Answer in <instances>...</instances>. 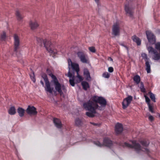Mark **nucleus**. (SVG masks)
Returning <instances> with one entry per match:
<instances>
[{
	"instance_id": "nucleus-23",
	"label": "nucleus",
	"mask_w": 160,
	"mask_h": 160,
	"mask_svg": "<svg viewBox=\"0 0 160 160\" xmlns=\"http://www.w3.org/2000/svg\"><path fill=\"white\" fill-rule=\"evenodd\" d=\"M8 112L11 115L15 114L16 113L15 108L14 107H11L8 110Z\"/></svg>"
},
{
	"instance_id": "nucleus-16",
	"label": "nucleus",
	"mask_w": 160,
	"mask_h": 160,
	"mask_svg": "<svg viewBox=\"0 0 160 160\" xmlns=\"http://www.w3.org/2000/svg\"><path fill=\"white\" fill-rule=\"evenodd\" d=\"M45 83L46 87L45 88V90L47 92L52 93V92L53 88L51 87L50 86V83L49 82H46Z\"/></svg>"
},
{
	"instance_id": "nucleus-33",
	"label": "nucleus",
	"mask_w": 160,
	"mask_h": 160,
	"mask_svg": "<svg viewBox=\"0 0 160 160\" xmlns=\"http://www.w3.org/2000/svg\"><path fill=\"white\" fill-rule=\"evenodd\" d=\"M140 88L141 89V92H145L146 90L144 88V84L142 82H141V86H140Z\"/></svg>"
},
{
	"instance_id": "nucleus-19",
	"label": "nucleus",
	"mask_w": 160,
	"mask_h": 160,
	"mask_svg": "<svg viewBox=\"0 0 160 160\" xmlns=\"http://www.w3.org/2000/svg\"><path fill=\"white\" fill-rule=\"evenodd\" d=\"M145 62L146 70L147 72L148 73L151 72V66L150 60L146 61Z\"/></svg>"
},
{
	"instance_id": "nucleus-25",
	"label": "nucleus",
	"mask_w": 160,
	"mask_h": 160,
	"mask_svg": "<svg viewBox=\"0 0 160 160\" xmlns=\"http://www.w3.org/2000/svg\"><path fill=\"white\" fill-rule=\"evenodd\" d=\"M83 121L79 118H77L75 120V124L78 126H81L83 123Z\"/></svg>"
},
{
	"instance_id": "nucleus-10",
	"label": "nucleus",
	"mask_w": 160,
	"mask_h": 160,
	"mask_svg": "<svg viewBox=\"0 0 160 160\" xmlns=\"http://www.w3.org/2000/svg\"><path fill=\"white\" fill-rule=\"evenodd\" d=\"M133 98L131 96H128L125 98L122 102V107L123 109H125L130 104Z\"/></svg>"
},
{
	"instance_id": "nucleus-36",
	"label": "nucleus",
	"mask_w": 160,
	"mask_h": 160,
	"mask_svg": "<svg viewBox=\"0 0 160 160\" xmlns=\"http://www.w3.org/2000/svg\"><path fill=\"white\" fill-rule=\"evenodd\" d=\"M148 105V107L149 111L152 113L154 112V111L153 110V106L152 105H151L150 104Z\"/></svg>"
},
{
	"instance_id": "nucleus-4",
	"label": "nucleus",
	"mask_w": 160,
	"mask_h": 160,
	"mask_svg": "<svg viewBox=\"0 0 160 160\" xmlns=\"http://www.w3.org/2000/svg\"><path fill=\"white\" fill-rule=\"evenodd\" d=\"M49 75L52 79L51 82L53 83L56 91L58 92L61 95L62 94H63V91H64L66 90L65 86L61 84L59 82L56 77L52 73H50Z\"/></svg>"
},
{
	"instance_id": "nucleus-31",
	"label": "nucleus",
	"mask_w": 160,
	"mask_h": 160,
	"mask_svg": "<svg viewBox=\"0 0 160 160\" xmlns=\"http://www.w3.org/2000/svg\"><path fill=\"white\" fill-rule=\"evenodd\" d=\"M110 74L107 72H104L102 74V76L103 78H109L110 77Z\"/></svg>"
},
{
	"instance_id": "nucleus-35",
	"label": "nucleus",
	"mask_w": 160,
	"mask_h": 160,
	"mask_svg": "<svg viewBox=\"0 0 160 160\" xmlns=\"http://www.w3.org/2000/svg\"><path fill=\"white\" fill-rule=\"evenodd\" d=\"M30 77L32 80L33 81V82H35L36 80L35 78V76L34 75V73L33 72L32 74H31L30 75Z\"/></svg>"
},
{
	"instance_id": "nucleus-37",
	"label": "nucleus",
	"mask_w": 160,
	"mask_h": 160,
	"mask_svg": "<svg viewBox=\"0 0 160 160\" xmlns=\"http://www.w3.org/2000/svg\"><path fill=\"white\" fill-rule=\"evenodd\" d=\"M144 97L145 99L146 102H147L148 105L150 104V99L148 97H147L146 95H144Z\"/></svg>"
},
{
	"instance_id": "nucleus-32",
	"label": "nucleus",
	"mask_w": 160,
	"mask_h": 160,
	"mask_svg": "<svg viewBox=\"0 0 160 160\" xmlns=\"http://www.w3.org/2000/svg\"><path fill=\"white\" fill-rule=\"evenodd\" d=\"M88 48L89 50L92 53H95L96 52V49L94 47H88Z\"/></svg>"
},
{
	"instance_id": "nucleus-24",
	"label": "nucleus",
	"mask_w": 160,
	"mask_h": 160,
	"mask_svg": "<svg viewBox=\"0 0 160 160\" xmlns=\"http://www.w3.org/2000/svg\"><path fill=\"white\" fill-rule=\"evenodd\" d=\"M82 85L84 90H86L89 88L88 82L86 81H83L81 83Z\"/></svg>"
},
{
	"instance_id": "nucleus-43",
	"label": "nucleus",
	"mask_w": 160,
	"mask_h": 160,
	"mask_svg": "<svg viewBox=\"0 0 160 160\" xmlns=\"http://www.w3.org/2000/svg\"><path fill=\"white\" fill-rule=\"evenodd\" d=\"M95 2L97 3H98V2H99V1L100 0H94Z\"/></svg>"
},
{
	"instance_id": "nucleus-30",
	"label": "nucleus",
	"mask_w": 160,
	"mask_h": 160,
	"mask_svg": "<svg viewBox=\"0 0 160 160\" xmlns=\"http://www.w3.org/2000/svg\"><path fill=\"white\" fill-rule=\"evenodd\" d=\"M141 56L142 58L144 59L145 62L150 60L148 58L147 54L145 53H142L141 55Z\"/></svg>"
},
{
	"instance_id": "nucleus-2",
	"label": "nucleus",
	"mask_w": 160,
	"mask_h": 160,
	"mask_svg": "<svg viewBox=\"0 0 160 160\" xmlns=\"http://www.w3.org/2000/svg\"><path fill=\"white\" fill-rule=\"evenodd\" d=\"M69 71L68 76L70 78L69 82L72 86L75 85V82L78 83L83 80V78L79 74V71L78 64L73 63L70 59L68 60Z\"/></svg>"
},
{
	"instance_id": "nucleus-44",
	"label": "nucleus",
	"mask_w": 160,
	"mask_h": 160,
	"mask_svg": "<svg viewBox=\"0 0 160 160\" xmlns=\"http://www.w3.org/2000/svg\"><path fill=\"white\" fill-rule=\"evenodd\" d=\"M91 124H93L94 125H97V124H96V123H92V122H91Z\"/></svg>"
},
{
	"instance_id": "nucleus-38",
	"label": "nucleus",
	"mask_w": 160,
	"mask_h": 160,
	"mask_svg": "<svg viewBox=\"0 0 160 160\" xmlns=\"http://www.w3.org/2000/svg\"><path fill=\"white\" fill-rule=\"evenodd\" d=\"M108 71L110 72H112L113 71V68L112 67H109L108 68Z\"/></svg>"
},
{
	"instance_id": "nucleus-5",
	"label": "nucleus",
	"mask_w": 160,
	"mask_h": 160,
	"mask_svg": "<svg viewBox=\"0 0 160 160\" xmlns=\"http://www.w3.org/2000/svg\"><path fill=\"white\" fill-rule=\"evenodd\" d=\"M147 48L148 51V52L151 55L152 59L155 61H158L160 62V53L152 47L148 46L147 44Z\"/></svg>"
},
{
	"instance_id": "nucleus-7",
	"label": "nucleus",
	"mask_w": 160,
	"mask_h": 160,
	"mask_svg": "<svg viewBox=\"0 0 160 160\" xmlns=\"http://www.w3.org/2000/svg\"><path fill=\"white\" fill-rule=\"evenodd\" d=\"M94 143L96 145L99 147H102L104 145L110 147L112 144V141L108 138H105L104 139L103 144L101 143L98 141L94 142Z\"/></svg>"
},
{
	"instance_id": "nucleus-3",
	"label": "nucleus",
	"mask_w": 160,
	"mask_h": 160,
	"mask_svg": "<svg viewBox=\"0 0 160 160\" xmlns=\"http://www.w3.org/2000/svg\"><path fill=\"white\" fill-rule=\"evenodd\" d=\"M139 142L143 147H142L136 141H133L132 142V145L126 142L125 143L124 145L125 146L133 148L135 152L138 154H142L144 153L149 154L150 151L147 147L149 145V141L148 140L143 139H139Z\"/></svg>"
},
{
	"instance_id": "nucleus-40",
	"label": "nucleus",
	"mask_w": 160,
	"mask_h": 160,
	"mask_svg": "<svg viewBox=\"0 0 160 160\" xmlns=\"http://www.w3.org/2000/svg\"><path fill=\"white\" fill-rule=\"evenodd\" d=\"M153 117L152 116L150 115L149 117V119L151 121L153 120Z\"/></svg>"
},
{
	"instance_id": "nucleus-9",
	"label": "nucleus",
	"mask_w": 160,
	"mask_h": 160,
	"mask_svg": "<svg viewBox=\"0 0 160 160\" xmlns=\"http://www.w3.org/2000/svg\"><path fill=\"white\" fill-rule=\"evenodd\" d=\"M14 50L16 51L19 48L20 45V38L19 36L16 34L13 35Z\"/></svg>"
},
{
	"instance_id": "nucleus-39",
	"label": "nucleus",
	"mask_w": 160,
	"mask_h": 160,
	"mask_svg": "<svg viewBox=\"0 0 160 160\" xmlns=\"http://www.w3.org/2000/svg\"><path fill=\"white\" fill-rule=\"evenodd\" d=\"M36 40L38 43H42V39L39 38H37Z\"/></svg>"
},
{
	"instance_id": "nucleus-11",
	"label": "nucleus",
	"mask_w": 160,
	"mask_h": 160,
	"mask_svg": "<svg viewBox=\"0 0 160 160\" xmlns=\"http://www.w3.org/2000/svg\"><path fill=\"white\" fill-rule=\"evenodd\" d=\"M112 34L115 36L120 35V28L118 24H114L112 28Z\"/></svg>"
},
{
	"instance_id": "nucleus-42",
	"label": "nucleus",
	"mask_w": 160,
	"mask_h": 160,
	"mask_svg": "<svg viewBox=\"0 0 160 160\" xmlns=\"http://www.w3.org/2000/svg\"><path fill=\"white\" fill-rule=\"evenodd\" d=\"M40 83H41V84L42 85V86H44V83L43 82V81H42V80L41 81H40Z\"/></svg>"
},
{
	"instance_id": "nucleus-29",
	"label": "nucleus",
	"mask_w": 160,
	"mask_h": 160,
	"mask_svg": "<svg viewBox=\"0 0 160 160\" xmlns=\"http://www.w3.org/2000/svg\"><path fill=\"white\" fill-rule=\"evenodd\" d=\"M41 76L42 78L44 80L45 83H46V82H49L46 74L44 73H42Z\"/></svg>"
},
{
	"instance_id": "nucleus-27",
	"label": "nucleus",
	"mask_w": 160,
	"mask_h": 160,
	"mask_svg": "<svg viewBox=\"0 0 160 160\" xmlns=\"http://www.w3.org/2000/svg\"><path fill=\"white\" fill-rule=\"evenodd\" d=\"M133 80L137 84H138L140 81V78L139 75H136L134 77Z\"/></svg>"
},
{
	"instance_id": "nucleus-20",
	"label": "nucleus",
	"mask_w": 160,
	"mask_h": 160,
	"mask_svg": "<svg viewBox=\"0 0 160 160\" xmlns=\"http://www.w3.org/2000/svg\"><path fill=\"white\" fill-rule=\"evenodd\" d=\"M125 9L127 13L128 14L130 17H132V16L133 12L132 10L127 5L125 6Z\"/></svg>"
},
{
	"instance_id": "nucleus-28",
	"label": "nucleus",
	"mask_w": 160,
	"mask_h": 160,
	"mask_svg": "<svg viewBox=\"0 0 160 160\" xmlns=\"http://www.w3.org/2000/svg\"><path fill=\"white\" fill-rule=\"evenodd\" d=\"M6 38V33L4 31H3L0 36V39L2 40H4Z\"/></svg>"
},
{
	"instance_id": "nucleus-15",
	"label": "nucleus",
	"mask_w": 160,
	"mask_h": 160,
	"mask_svg": "<svg viewBox=\"0 0 160 160\" xmlns=\"http://www.w3.org/2000/svg\"><path fill=\"white\" fill-rule=\"evenodd\" d=\"M29 25L31 29L32 30L36 29L39 26L38 22L36 21H30L29 22Z\"/></svg>"
},
{
	"instance_id": "nucleus-1",
	"label": "nucleus",
	"mask_w": 160,
	"mask_h": 160,
	"mask_svg": "<svg viewBox=\"0 0 160 160\" xmlns=\"http://www.w3.org/2000/svg\"><path fill=\"white\" fill-rule=\"evenodd\" d=\"M106 104V100L103 97L94 96L91 97L89 101L83 103V106L86 110L90 111L86 112L87 116L92 118L94 116L97 109H104Z\"/></svg>"
},
{
	"instance_id": "nucleus-8",
	"label": "nucleus",
	"mask_w": 160,
	"mask_h": 160,
	"mask_svg": "<svg viewBox=\"0 0 160 160\" xmlns=\"http://www.w3.org/2000/svg\"><path fill=\"white\" fill-rule=\"evenodd\" d=\"M44 44L46 49L49 53L54 54L57 53L56 50L52 48V45L50 42L46 41L44 42Z\"/></svg>"
},
{
	"instance_id": "nucleus-17",
	"label": "nucleus",
	"mask_w": 160,
	"mask_h": 160,
	"mask_svg": "<svg viewBox=\"0 0 160 160\" xmlns=\"http://www.w3.org/2000/svg\"><path fill=\"white\" fill-rule=\"evenodd\" d=\"M53 122L55 126L58 128H61L62 126L60 120L58 118H54L53 120Z\"/></svg>"
},
{
	"instance_id": "nucleus-22",
	"label": "nucleus",
	"mask_w": 160,
	"mask_h": 160,
	"mask_svg": "<svg viewBox=\"0 0 160 160\" xmlns=\"http://www.w3.org/2000/svg\"><path fill=\"white\" fill-rule=\"evenodd\" d=\"M133 41L136 42L138 45H140L141 44V40L139 38L136 36L134 35L132 37Z\"/></svg>"
},
{
	"instance_id": "nucleus-14",
	"label": "nucleus",
	"mask_w": 160,
	"mask_h": 160,
	"mask_svg": "<svg viewBox=\"0 0 160 160\" xmlns=\"http://www.w3.org/2000/svg\"><path fill=\"white\" fill-rule=\"evenodd\" d=\"M123 130L122 125L120 123H117L115 126V131L117 134H119L122 132Z\"/></svg>"
},
{
	"instance_id": "nucleus-41",
	"label": "nucleus",
	"mask_w": 160,
	"mask_h": 160,
	"mask_svg": "<svg viewBox=\"0 0 160 160\" xmlns=\"http://www.w3.org/2000/svg\"><path fill=\"white\" fill-rule=\"evenodd\" d=\"M121 45H122V46H123L124 47L126 48V49H127V50L128 51V48L127 47H126V46H125L124 45H123V44H122Z\"/></svg>"
},
{
	"instance_id": "nucleus-12",
	"label": "nucleus",
	"mask_w": 160,
	"mask_h": 160,
	"mask_svg": "<svg viewBox=\"0 0 160 160\" xmlns=\"http://www.w3.org/2000/svg\"><path fill=\"white\" fill-rule=\"evenodd\" d=\"M27 113L30 115H35L37 114L36 108L34 106H28L26 109Z\"/></svg>"
},
{
	"instance_id": "nucleus-45",
	"label": "nucleus",
	"mask_w": 160,
	"mask_h": 160,
	"mask_svg": "<svg viewBox=\"0 0 160 160\" xmlns=\"http://www.w3.org/2000/svg\"><path fill=\"white\" fill-rule=\"evenodd\" d=\"M110 60L111 61H113V59L112 58H110Z\"/></svg>"
},
{
	"instance_id": "nucleus-34",
	"label": "nucleus",
	"mask_w": 160,
	"mask_h": 160,
	"mask_svg": "<svg viewBox=\"0 0 160 160\" xmlns=\"http://www.w3.org/2000/svg\"><path fill=\"white\" fill-rule=\"evenodd\" d=\"M150 97L151 99L154 102H156V100H155L156 98L155 97V95L151 92H150Z\"/></svg>"
},
{
	"instance_id": "nucleus-13",
	"label": "nucleus",
	"mask_w": 160,
	"mask_h": 160,
	"mask_svg": "<svg viewBox=\"0 0 160 160\" xmlns=\"http://www.w3.org/2000/svg\"><path fill=\"white\" fill-rule=\"evenodd\" d=\"M77 55L82 62L83 63H88V59L86 57V55L83 52H78L77 53Z\"/></svg>"
},
{
	"instance_id": "nucleus-21",
	"label": "nucleus",
	"mask_w": 160,
	"mask_h": 160,
	"mask_svg": "<svg viewBox=\"0 0 160 160\" xmlns=\"http://www.w3.org/2000/svg\"><path fill=\"white\" fill-rule=\"evenodd\" d=\"M17 112L19 114V116L20 117H22L24 115L25 110L23 108L19 107L17 109Z\"/></svg>"
},
{
	"instance_id": "nucleus-26",
	"label": "nucleus",
	"mask_w": 160,
	"mask_h": 160,
	"mask_svg": "<svg viewBox=\"0 0 160 160\" xmlns=\"http://www.w3.org/2000/svg\"><path fill=\"white\" fill-rule=\"evenodd\" d=\"M16 15L18 20L20 21L23 18V17L21 15L20 12L18 10L16 11Z\"/></svg>"
},
{
	"instance_id": "nucleus-18",
	"label": "nucleus",
	"mask_w": 160,
	"mask_h": 160,
	"mask_svg": "<svg viewBox=\"0 0 160 160\" xmlns=\"http://www.w3.org/2000/svg\"><path fill=\"white\" fill-rule=\"evenodd\" d=\"M83 74L87 80L89 81L91 80V78L90 73L87 69L85 68L84 69Z\"/></svg>"
},
{
	"instance_id": "nucleus-6",
	"label": "nucleus",
	"mask_w": 160,
	"mask_h": 160,
	"mask_svg": "<svg viewBox=\"0 0 160 160\" xmlns=\"http://www.w3.org/2000/svg\"><path fill=\"white\" fill-rule=\"evenodd\" d=\"M146 34L148 42L152 44H155L156 42V37L154 34L150 31H146Z\"/></svg>"
}]
</instances>
